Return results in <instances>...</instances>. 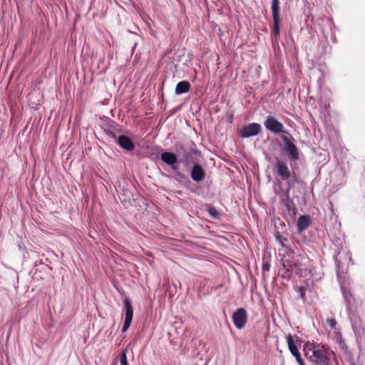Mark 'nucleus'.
Returning <instances> with one entry per match:
<instances>
[{
    "label": "nucleus",
    "mask_w": 365,
    "mask_h": 365,
    "mask_svg": "<svg viewBox=\"0 0 365 365\" xmlns=\"http://www.w3.org/2000/svg\"><path fill=\"white\" fill-rule=\"evenodd\" d=\"M276 169L279 176L282 180H285L289 188L294 186L296 182V176L294 174L292 175L287 165L279 160L276 162Z\"/></svg>",
    "instance_id": "f03ea898"
},
{
    "label": "nucleus",
    "mask_w": 365,
    "mask_h": 365,
    "mask_svg": "<svg viewBox=\"0 0 365 365\" xmlns=\"http://www.w3.org/2000/svg\"><path fill=\"white\" fill-rule=\"evenodd\" d=\"M190 88V83L187 81H182L176 85L175 93L176 95L184 94L187 93Z\"/></svg>",
    "instance_id": "2eb2a0df"
},
{
    "label": "nucleus",
    "mask_w": 365,
    "mask_h": 365,
    "mask_svg": "<svg viewBox=\"0 0 365 365\" xmlns=\"http://www.w3.org/2000/svg\"><path fill=\"white\" fill-rule=\"evenodd\" d=\"M352 329L356 335L357 340L361 339L364 333V327L362 324V322L359 318H354L351 320Z\"/></svg>",
    "instance_id": "ddd939ff"
},
{
    "label": "nucleus",
    "mask_w": 365,
    "mask_h": 365,
    "mask_svg": "<svg viewBox=\"0 0 365 365\" xmlns=\"http://www.w3.org/2000/svg\"><path fill=\"white\" fill-rule=\"evenodd\" d=\"M123 304L125 310V319L123 326L122 331L123 332H125L128 328L130 327L133 317V308L132 306V302L130 299L127 297H125L123 300Z\"/></svg>",
    "instance_id": "20e7f679"
},
{
    "label": "nucleus",
    "mask_w": 365,
    "mask_h": 365,
    "mask_svg": "<svg viewBox=\"0 0 365 365\" xmlns=\"http://www.w3.org/2000/svg\"><path fill=\"white\" fill-rule=\"evenodd\" d=\"M287 187V189L283 191L279 194L280 202L286 207L287 210L289 212L294 211L295 208L294 207L293 202L289 198V190Z\"/></svg>",
    "instance_id": "9d476101"
},
{
    "label": "nucleus",
    "mask_w": 365,
    "mask_h": 365,
    "mask_svg": "<svg viewBox=\"0 0 365 365\" xmlns=\"http://www.w3.org/2000/svg\"><path fill=\"white\" fill-rule=\"evenodd\" d=\"M232 319L236 328L238 329H242L245 327L247 321V311L242 307L237 309L232 314Z\"/></svg>",
    "instance_id": "6e6552de"
},
{
    "label": "nucleus",
    "mask_w": 365,
    "mask_h": 365,
    "mask_svg": "<svg viewBox=\"0 0 365 365\" xmlns=\"http://www.w3.org/2000/svg\"><path fill=\"white\" fill-rule=\"evenodd\" d=\"M297 363L299 364V365H304L303 359L302 360H299V361H298Z\"/></svg>",
    "instance_id": "b1692460"
},
{
    "label": "nucleus",
    "mask_w": 365,
    "mask_h": 365,
    "mask_svg": "<svg viewBox=\"0 0 365 365\" xmlns=\"http://www.w3.org/2000/svg\"><path fill=\"white\" fill-rule=\"evenodd\" d=\"M205 171L200 164H195L190 171V176L193 181L201 182L205 178Z\"/></svg>",
    "instance_id": "1a4fd4ad"
},
{
    "label": "nucleus",
    "mask_w": 365,
    "mask_h": 365,
    "mask_svg": "<svg viewBox=\"0 0 365 365\" xmlns=\"http://www.w3.org/2000/svg\"><path fill=\"white\" fill-rule=\"evenodd\" d=\"M305 356L317 364H325L327 356V349L322 344L307 342L304 344Z\"/></svg>",
    "instance_id": "f257e3e1"
},
{
    "label": "nucleus",
    "mask_w": 365,
    "mask_h": 365,
    "mask_svg": "<svg viewBox=\"0 0 365 365\" xmlns=\"http://www.w3.org/2000/svg\"><path fill=\"white\" fill-rule=\"evenodd\" d=\"M106 133H107V135H108L110 138H113V139H115V140H116V139H117V136H116V135L114 133V132H113V131L110 130H106Z\"/></svg>",
    "instance_id": "412c9836"
},
{
    "label": "nucleus",
    "mask_w": 365,
    "mask_h": 365,
    "mask_svg": "<svg viewBox=\"0 0 365 365\" xmlns=\"http://www.w3.org/2000/svg\"><path fill=\"white\" fill-rule=\"evenodd\" d=\"M277 241L284 247H287L288 240L282 235L278 234L276 235Z\"/></svg>",
    "instance_id": "6ab92c4d"
},
{
    "label": "nucleus",
    "mask_w": 365,
    "mask_h": 365,
    "mask_svg": "<svg viewBox=\"0 0 365 365\" xmlns=\"http://www.w3.org/2000/svg\"><path fill=\"white\" fill-rule=\"evenodd\" d=\"M269 267H270V265L268 263L264 264L263 266H262L263 270L269 271Z\"/></svg>",
    "instance_id": "4be33fe9"
},
{
    "label": "nucleus",
    "mask_w": 365,
    "mask_h": 365,
    "mask_svg": "<svg viewBox=\"0 0 365 365\" xmlns=\"http://www.w3.org/2000/svg\"><path fill=\"white\" fill-rule=\"evenodd\" d=\"M272 14L273 18L274 35L277 38L280 32V16H279V0H272Z\"/></svg>",
    "instance_id": "39448f33"
},
{
    "label": "nucleus",
    "mask_w": 365,
    "mask_h": 365,
    "mask_svg": "<svg viewBox=\"0 0 365 365\" xmlns=\"http://www.w3.org/2000/svg\"><path fill=\"white\" fill-rule=\"evenodd\" d=\"M294 356L295 357L297 362L299 361V360H302L300 353L294 354Z\"/></svg>",
    "instance_id": "5701e85b"
},
{
    "label": "nucleus",
    "mask_w": 365,
    "mask_h": 365,
    "mask_svg": "<svg viewBox=\"0 0 365 365\" xmlns=\"http://www.w3.org/2000/svg\"><path fill=\"white\" fill-rule=\"evenodd\" d=\"M311 223L309 215H301L297 220V228L299 232L307 229Z\"/></svg>",
    "instance_id": "4468645a"
},
{
    "label": "nucleus",
    "mask_w": 365,
    "mask_h": 365,
    "mask_svg": "<svg viewBox=\"0 0 365 365\" xmlns=\"http://www.w3.org/2000/svg\"><path fill=\"white\" fill-rule=\"evenodd\" d=\"M187 158H188V154L187 153V154H185V155L184 160H187Z\"/></svg>",
    "instance_id": "393cba45"
},
{
    "label": "nucleus",
    "mask_w": 365,
    "mask_h": 365,
    "mask_svg": "<svg viewBox=\"0 0 365 365\" xmlns=\"http://www.w3.org/2000/svg\"><path fill=\"white\" fill-rule=\"evenodd\" d=\"M160 158L165 164L170 165L173 169H177L175 164L178 162V158L175 153L163 152L161 153Z\"/></svg>",
    "instance_id": "f8f14e48"
},
{
    "label": "nucleus",
    "mask_w": 365,
    "mask_h": 365,
    "mask_svg": "<svg viewBox=\"0 0 365 365\" xmlns=\"http://www.w3.org/2000/svg\"><path fill=\"white\" fill-rule=\"evenodd\" d=\"M264 127L274 134L287 133L284 125L272 116H268L264 122Z\"/></svg>",
    "instance_id": "0eeeda50"
},
{
    "label": "nucleus",
    "mask_w": 365,
    "mask_h": 365,
    "mask_svg": "<svg viewBox=\"0 0 365 365\" xmlns=\"http://www.w3.org/2000/svg\"><path fill=\"white\" fill-rule=\"evenodd\" d=\"M207 211L213 219H218L220 215V212L213 206H209Z\"/></svg>",
    "instance_id": "f3484780"
},
{
    "label": "nucleus",
    "mask_w": 365,
    "mask_h": 365,
    "mask_svg": "<svg viewBox=\"0 0 365 365\" xmlns=\"http://www.w3.org/2000/svg\"><path fill=\"white\" fill-rule=\"evenodd\" d=\"M262 130L261 125L252 123L242 127L239 131V135L242 138H248L258 135Z\"/></svg>",
    "instance_id": "423d86ee"
},
{
    "label": "nucleus",
    "mask_w": 365,
    "mask_h": 365,
    "mask_svg": "<svg viewBox=\"0 0 365 365\" xmlns=\"http://www.w3.org/2000/svg\"><path fill=\"white\" fill-rule=\"evenodd\" d=\"M119 359L120 365H128L125 350L121 351L119 354Z\"/></svg>",
    "instance_id": "a211bd4d"
},
{
    "label": "nucleus",
    "mask_w": 365,
    "mask_h": 365,
    "mask_svg": "<svg viewBox=\"0 0 365 365\" xmlns=\"http://www.w3.org/2000/svg\"><path fill=\"white\" fill-rule=\"evenodd\" d=\"M281 139L284 143V150L291 161L299 160V155L297 146L286 135H281Z\"/></svg>",
    "instance_id": "7ed1b4c3"
},
{
    "label": "nucleus",
    "mask_w": 365,
    "mask_h": 365,
    "mask_svg": "<svg viewBox=\"0 0 365 365\" xmlns=\"http://www.w3.org/2000/svg\"><path fill=\"white\" fill-rule=\"evenodd\" d=\"M287 341L289 350L293 356L294 354L299 353L297 346L296 345V344L294 341L293 336L291 334H289L287 336Z\"/></svg>",
    "instance_id": "dca6fc26"
},
{
    "label": "nucleus",
    "mask_w": 365,
    "mask_h": 365,
    "mask_svg": "<svg viewBox=\"0 0 365 365\" xmlns=\"http://www.w3.org/2000/svg\"><path fill=\"white\" fill-rule=\"evenodd\" d=\"M328 324L331 327V328L335 329L336 327V322L334 319H327Z\"/></svg>",
    "instance_id": "aec40b11"
},
{
    "label": "nucleus",
    "mask_w": 365,
    "mask_h": 365,
    "mask_svg": "<svg viewBox=\"0 0 365 365\" xmlns=\"http://www.w3.org/2000/svg\"><path fill=\"white\" fill-rule=\"evenodd\" d=\"M117 143L122 148L128 151H131L135 148L132 140L125 135H120L117 139Z\"/></svg>",
    "instance_id": "9b49d317"
}]
</instances>
